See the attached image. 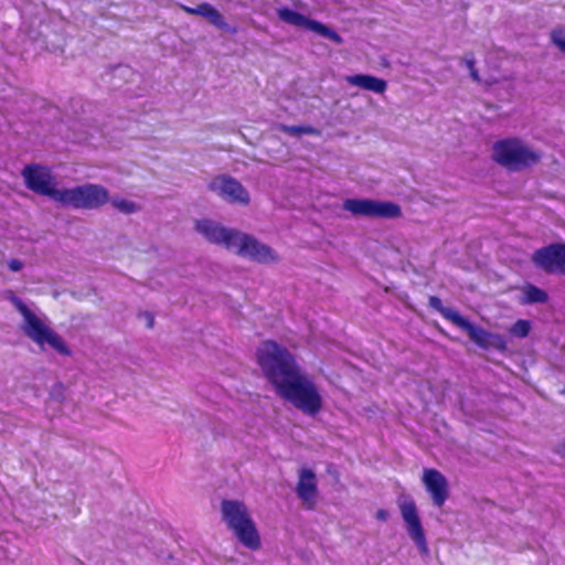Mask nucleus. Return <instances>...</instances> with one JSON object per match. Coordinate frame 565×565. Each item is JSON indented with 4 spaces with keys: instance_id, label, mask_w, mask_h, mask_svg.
<instances>
[{
    "instance_id": "obj_1",
    "label": "nucleus",
    "mask_w": 565,
    "mask_h": 565,
    "mask_svg": "<svg viewBox=\"0 0 565 565\" xmlns=\"http://www.w3.org/2000/svg\"><path fill=\"white\" fill-rule=\"evenodd\" d=\"M257 361L280 397L309 416L321 411L322 397L317 385L285 347L274 341L264 342L257 349Z\"/></svg>"
},
{
    "instance_id": "obj_2",
    "label": "nucleus",
    "mask_w": 565,
    "mask_h": 565,
    "mask_svg": "<svg viewBox=\"0 0 565 565\" xmlns=\"http://www.w3.org/2000/svg\"><path fill=\"white\" fill-rule=\"evenodd\" d=\"M223 520L237 540L250 550L260 546V539L247 507L237 500H224L221 505Z\"/></svg>"
},
{
    "instance_id": "obj_3",
    "label": "nucleus",
    "mask_w": 565,
    "mask_h": 565,
    "mask_svg": "<svg viewBox=\"0 0 565 565\" xmlns=\"http://www.w3.org/2000/svg\"><path fill=\"white\" fill-rule=\"evenodd\" d=\"M13 303L23 317L21 329L28 338L41 348L47 344L62 355H71V350L63 338L47 327L22 300L15 298Z\"/></svg>"
},
{
    "instance_id": "obj_4",
    "label": "nucleus",
    "mask_w": 565,
    "mask_h": 565,
    "mask_svg": "<svg viewBox=\"0 0 565 565\" xmlns=\"http://www.w3.org/2000/svg\"><path fill=\"white\" fill-rule=\"evenodd\" d=\"M541 152L518 138L499 140L493 146V159L511 171H521L536 164Z\"/></svg>"
},
{
    "instance_id": "obj_5",
    "label": "nucleus",
    "mask_w": 565,
    "mask_h": 565,
    "mask_svg": "<svg viewBox=\"0 0 565 565\" xmlns=\"http://www.w3.org/2000/svg\"><path fill=\"white\" fill-rule=\"evenodd\" d=\"M109 201L106 188L99 184L86 183L71 189H63L58 204L75 210H96Z\"/></svg>"
},
{
    "instance_id": "obj_6",
    "label": "nucleus",
    "mask_w": 565,
    "mask_h": 565,
    "mask_svg": "<svg viewBox=\"0 0 565 565\" xmlns=\"http://www.w3.org/2000/svg\"><path fill=\"white\" fill-rule=\"evenodd\" d=\"M21 174L29 190L60 203L63 189L57 188L56 178L52 174L51 169L39 164H29L23 168Z\"/></svg>"
},
{
    "instance_id": "obj_7",
    "label": "nucleus",
    "mask_w": 565,
    "mask_h": 565,
    "mask_svg": "<svg viewBox=\"0 0 565 565\" xmlns=\"http://www.w3.org/2000/svg\"><path fill=\"white\" fill-rule=\"evenodd\" d=\"M343 210L355 216L380 218H396L402 214L398 204L371 199H347L343 202Z\"/></svg>"
},
{
    "instance_id": "obj_8",
    "label": "nucleus",
    "mask_w": 565,
    "mask_h": 565,
    "mask_svg": "<svg viewBox=\"0 0 565 565\" xmlns=\"http://www.w3.org/2000/svg\"><path fill=\"white\" fill-rule=\"evenodd\" d=\"M233 244L232 250L239 256L264 264L278 262V256L271 247L260 243L248 234L239 232Z\"/></svg>"
},
{
    "instance_id": "obj_9",
    "label": "nucleus",
    "mask_w": 565,
    "mask_h": 565,
    "mask_svg": "<svg viewBox=\"0 0 565 565\" xmlns=\"http://www.w3.org/2000/svg\"><path fill=\"white\" fill-rule=\"evenodd\" d=\"M398 507L408 536L417 546L419 553L427 556L429 548L415 502L412 499H404L399 501Z\"/></svg>"
},
{
    "instance_id": "obj_10",
    "label": "nucleus",
    "mask_w": 565,
    "mask_h": 565,
    "mask_svg": "<svg viewBox=\"0 0 565 565\" xmlns=\"http://www.w3.org/2000/svg\"><path fill=\"white\" fill-rule=\"evenodd\" d=\"M532 263L547 274L565 276V243H553L536 249Z\"/></svg>"
},
{
    "instance_id": "obj_11",
    "label": "nucleus",
    "mask_w": 565,
    "mask_h": 565,
    "mask_svg": "<svg viewBox=\"0 0 565 565\" xmlns=\"http://www.w3.org/2000/svg\"><path fill=\"white\" fill-rule=\"evenodd\" d=\"M277 15L285 23L308 29L337 44H341L343 42V39L332 29L328 28L327 25L322 24L319 21L309 19L303 14H300L291 9L279 8L277 9Z\"/></svg>"
},
{
    "instance_id": "obj_12",
    "label": "nucleus",
    "mask_w": 565,
    "mask_h": 565,
    "mask_svg": "<svg viewBox=\"0 0 565 565\" xmlns=\"http://www.w3.org/2000/svg\"><path fill=\"white\" fill-rule=\"evenodd\" d=\"M457 327L466 331L471 341L482 349H495L498 351H505L507 341L500 334L488 332L487 330L472 324L466 318L458 319Z\"/></svg>"
},
{
    "instance_id": "obj_13",
    "label": "nucleus",
    "mask_w": 565,
    "mask_h": 565,
    "mask_svg": "<svg viewBox=\"0 0 565 565\" xmlns=\"http://www.w3.org/2000/svg\"><path fill=\"white\" fill-rule=\"evenodd\" d=\"M195 228L209 242L223 245L230 250H232L234 246L233 243L236 241V236L239 234V231L224 227L211 220L198 221Z\"/></svg>"
},
{
    "instance_id": "obj_14",
    "label": "nucleus",
    "mask_w": 565,
    "mask_h": 565,
    "mask_svg": "<svg viewBox=\"0 0 565 565\" xmlns=\"http://www.w3.org/2000/svg\"><path fill=\"white\" fill-rule=\"evenodd\" d=\"M211 190L231 203L247 205L249 203L248 191L236 179L231 177L215 178L211 184Z\"/></svg>"
},
{
    "instance_id": "obj_15",
    "label": "nucleus",
    "mask_w": 565,
    "mask_h": 565,
    "mask_svg": "<svg viewBox=\"0 0 565 565\" xmlns=\"http://www.w3.org/2000/svg\"><path fill=\"white\" fill-rule=\"evenodd\" d=\"M423 482L431 494L434 504L441 507L448 498V483L443 473L436 469H425Z\"/></svg>"
},
{
    "instance_id": "obj_16",
    "label": "nucleus",
    "mask_w": 565,
    "mask_h": 565,
    "mask_svg": "<svg viewBox=\"0 0 565 565\" xmlns=\"http://www.w3.org/2000/svg\"><path fill=\"white\" fill-rule=\"evenodd\" d=\"M296 492L298 498L308 509H312L318 492L316 475L311 469H301L299 471V481Z\"/></svg>"
},
{
    "instance_id": "obj_17",
    "label": "nucleus",
    "mask_w": 565,
    "mask_h": 565,
    "mask_svg": "<svg viewBox=\"0 0 565 565\" xmlns=\"http://www.w3.org/2000/svg\"><path fill=\"white\" fill-rule=\"evenodd\" d=\"M345 81L352 86H356L376 94H383L387 88L386 81L366 74L350 75L347 76Z\"/></svg>"
},
{
    "instance_id": "obj_18",
    "label": "nucleus",
    "mask_w": 565,
    "mask_h": 565,
    "mask_svg": "<svg viewBox=\"0 0 565 565\" xmlns=\"http://www.w3.org/2000/svg\"><path fill=\"white\" fill-rule=\"evenodd\" d=\"M195 15L203 17L206 19L212 25L226 30L228 24L225 22L223 15L210 3L203 2L195 7Z\"/></svg>"
},
{
    "instance_id": "obj_19",
    "label": "nucleus",
    "mask_w": 565,
    "mask_h": 565,
    "mask_svg": "<svg viewBox=\"0 0 565 565\" xmlns=\"http://www.w3.org/2000/svg\"><path fill=\"white\" fill-rule=\"evenodd\" d=\"M429 306L433 309H435L436 311L440 312L445 319L452 322L455 326L459 321L458 319H460L462 317L455 309L449 308V307H444L443 301L436 296L429 297Z\"/></svg>"
},
{
    "instance_id": "obj_20",
    "label": "nucleus",
    "mask_w": 565,
    "mask_h": 565,
    "mask_svg": "<svg viewBox=\"0 0 565 565\" xmlns=\"http://www.w3.org/2000/svg\"><path fill=\"white\" fill-rule=\"evenodd\" d=\"M523 303H545L548 299L547 294L534 285H529L523 290Z\"/></svg>"
},
{
    "instance_id": "obj_21",
    "label": "nucleus",
    "mask_w": 565,
    "mask_h": 565,
    "mask_svg": "<svg viewBox=\"0 0 565 565\" xmlns=\"http://www.w3.org/2000/svg\"><path fill=\"white\" fill-rule=\"evenodd\" d=\"M531 331V322L529 320L520 319L511 326L509 332L515 338H525Z\"/></svg>"
},
{
    "instance_id": "obj_22",
    "label": "nucleus",
    "mask_w": 565,
    "mask_h": 565,
    "mask_svg": "<svg viewBox=\"0 0 565 565\" xmlns=\"http://www.w3.org/2000/svg\"><path fill=\"white\" fill-rule=\"evenodd\" d=\"M109 201L111 202V205L120 211L121 213H125V214H131V213H135L137 210H138V206L136 203L131 202V201H128L126 199H120V198H114V199H109Z\"/></svg>"
},
{
    "instance_id": "obj_23",
    "label": "nucleus",
    "mask_w": 565,
    "mask_h": 565,
    "mask_svg": "<svg viewBox=\"0 0 565 565\" xmlns=\"http://www.w3.org/2000/svg\"><path fill=\"white\" fill-rule=\"evenodd\" d=\"M462 64L469 70L470 76L475 82H480L479 73L476 68V61L471 55H466L461 61Z\"/></svg>"
},
{
    "instance_id": "obj_24",
    "label": "nucleus",
    "mask_w": 565,
    "mask_h": 565,
    "mask_svg": "<svg viewBox=\"0 0 565 565\" xmlns=\"http://www.w3.org/2000/svg\"><path fill=\"white\" fill-rule=\"evenodd\" d=\"M552 42L563 52H565V32L562 29H555L551 33Z\"/></svg>"
},
{
    "instance_id": "obj_25",
    "label": "nucleus",
    "mask_w": 565,
    "mask_h": 565,
    "mask_svg": "<svg viewBox=\"0 0 565 565\" xmlns=\"http://www.w3.org/2000/svg\"><path fill=\"white\" fill-rule=\"evenodd\" d=\"M279 130L294 137L301 136L300 126L280 125Z\"/></svg>"
},
{
    "instance_id": "obj_26",
    "label": "nucleus",
    "mask_w": 565,
    "mask_h": 565,
    "mask_svg": "<svg viewBox=\"0 0 565 565\" xmlns=\"http://www.w3.org/2000/svg\"><path fill=\"white\" fill-rule=\"evenodd\" d=\"M51 397L62 402L64 398V386L60 383L54 385L51 391Z\"/></svg>"
},
{
    "instance_id": "obj_27",
    "label": "nucleus",
    "mask_w": 565,
    "mask_h": 565,
    "mask_svg": "<svg viewBox=\"0 0 565 565\" xmlns=\"http://www.w3.org/2000/svg\"><path fill=\"white\" fill-rule=\"evenodd\" d=\"M10 270L12 271H19L23 267V263L19 259H11L8 264Z\"/></svg>"
},
{
    "instance_id": "obj_28",
    "label": "nucleus",
    "mask_w": 565,
    "mask_h": 565,
    "mask_svg": "<svg viewBox=\"0 0 565 565\" xmlns=\"http://www.w3.org/2000/svg\"><path fill=\"white\" fill-rule=\"evenodd\" d=\"M300 134L301 135H316V134H318V130L311 126H300Z\"/></svg>"
},
{
    "instance_id": "obj_29",
    "label": "nucleus",
    "mask_w": 565,
    "mask_h": 565,
    "mask_svg": "<svg viewBox=\"0 0 565 565\" xmlns=\"http://www.w3.org/2000/svg\"><path fill=\"white\" fill-rule=\"evenodd\" d=\"M390 514H388V511L384 510V509H381L376 512V519L380 520V521H387Z\"/></svg>"
},
{
    "instance_id": "obj_30",
    "label": "nucleus",
    "mask_w": 565,
    "mask_h": 565,
    "mask_svg": "<svg viewBox=\"0 0 565 565\" xmlns=\"http://www.w3.org/2000/svg\"><path fill=\"white\" fill-rule=\"evenodd\" d=\"M147 318V327L152 328L153 327V317L150 313H146Z\"/></svg>"
},
{
    "instance_id": "obj_31",
    "label": "nucleus",
    "mask_w": 565,
    "mask_h": 565,
    "mask_svg": "<svg viewBox=\"0 0 565 565\" xmlns=\"http://www.w3.org/2000/svg\"><path fill=\"white\" fill-rule=\"evenodd\" d=\"M182 9L189 13V14H194L195 15V8H191V7H186V6H183Z\"/></svg>"
},
{
    "instance_id": "obj_32",
    "label": "nucleus",
    "mask_w": 565,
    "mask_h": 565,
    "mask_svg": "<svg viewBox=\"0 0 565 565\" xmlns=\"http://www.w3.org/2000/svg\"><path fill=\"white\" fill-rule=\"evenodd\" d=\"M563 454L565 455V443L562 445Z\"/></svg>"
}]
</instances>
